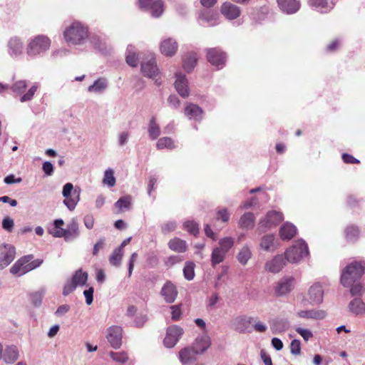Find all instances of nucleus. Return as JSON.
<instances>
[{"instance_id":"nucleus-51","label":"nucleus","mask_w":365,"mask_h":365,"mask_svg":"<svg viewBox=\"0 0 365 365\" xmlns=\"http://www.w3.org/2000/svg\"><path fill=\"white\" fill-rule=\"evenodd\" d=\"M103 183L108 187H113L115 185L114 172L111 168H108L105 171Z\"/></svg>"},{"instance_id":"nucleus-37","label":"nucleus","mask_w":365,"mask_h":365,"mask_svg":"<svg viewBox=\"0 0 365 365\" xmlns=\"http://www.w3.org/2000/svg\"><path fill=\"white\" fill-rule=\"evenodd\" d=\"M259 246L265 251L275 250L277 245H275L274 236L273 235H264L260 240Z\"/></svg>"},{"instance_id":"nucleus-34","label":"nucleus","mask_w":365,"mask_h":365,"mask_svg":"<svg viewBox=\"0 0 365 365\" xmlns=\"http://www.w3.org/2000/svg\"><path fill=\"white\" fill-rule=\"evenodd\" d=\"M349 310L356 314H363L365 313V303L361 297H356L351 300L348 305Z\"/></svg>"},{"instance_id":"nucleus-6","label":"nucleus","mask_w":365,"mask_h":365,"mask_svg":"<svg viewBox=\"0 0 365 365\" xmlns=\"http://www.w3.org/2000/svg\"><path fill=\"white\" fill-rule=\"evenodd\" d=\"M62 195L64 197L63 205L68 210L73 211L80 201L81 189H74L73 185L71 182L66 183L62 190Z\"/></svg>"},{"instance_id":"nucleus-39","label":"nucleus","mask_w":365,"mask_h":365,"mask_svg":"<svg viewBox=\"0 0 365 365\" xmlns=\"http://www.w3.org/2000/svg\"><path fill=\"white\" fill-rule=\"evenodd\" d=\"M252 253L250 248L246 245H244L240 250L237 255V259L241 264L245 265L252 257Z\"/></svg>"},{"instance_id":"nucleus-61","label":"nucleus","mask_w":365,"mask_h":365,"mask_svg":"<svg viewBox=\"0 0 365 365\" xmlns=\"http://www.w3.org/2000/svg\"><path fill=\"white\" fill-rule=\"evenodd\" d=\"M230 220V214L226 208L220 209L217 212V220L227 222Z\"/></svg>"},{"instance_id":"nucleus-24","label":"nucleus","mask_w":365,"mask_h":365,"mask_svg":"<svg viewBox=\"0 0 365 365\" xmlns=\"http://www.w3.org/2000/svg\"><path fill=\"white\" fill-rule=\"evenodd\" d=\"M161 294L167 303H173L178 296L176 287L171 282H167L162 287Z\"/></svg>"},{"instance_id":"nucleus-21","label":"nucleus","mask_w":365,"mask_h":365,"mask_svg":"<svg viewBox=\"0 0 365 365\" xmlns=\"http://www.w3.org/2000/svg\"><path fill=\"white\" fill-rule=\"evenodd\" d=\"M19 356V349L15 345H9L3 349L2 359L8 364H12L16 362Z\"/></svg>"},{"instance_id":"nucleus-17","label":"nucleus","mask_w":365,"mask_h":365,"mask_svg":"<svg viewBox=\"0 0 365 365\" xmlns=\"http://www.w3.org/2000/svg\"><path fill=\"white\" fill-rule=\"evenodd\" d=\"M285 259V257H284L282 255L274 256L272 259L267 261L265 263V270L272 273L279 272L286 264Z\"/></svg>"},{"instance_id":"nucleus-25","label":"nucleus","mask_w":365,"mask_h":365,"mask_svg":"<svg viewBox=\"0 0 365 365\" xmlns=\"http://www.w3.org/2000/svg\"><path fill=\"white\" fill-rule=\"evenodd\" d=\"M33 259L32 255H29L22 257L18 259L14 264L11 267L10 272L11 274L16 276H22L26 274L25 264L29 262Z\"/></svg>"},{"instance_id":"nucleus-64","label":"nucleus","mask_w":365,"mask_h":365,"mask_svg":"<svg viewBox=\"0 0 365 365\" xmlns=\"http://www.w3.org/2000/svg\"><path fill=\"white\" fill-rule=\"evenodd\" d=\"M296 331L301 335V336L305 340H309L312 336V332L307 329H303L301 327L296 328Z\"/></svg>"},{"instance_id":"nucleus-7","label":"nucleus","mask_w":365,"mask_h":365,"mask_svg":"<svg viewBox=\"0 0 365 365\" xmlns=\"http://www.w3.org/2000/svg\"><path fill=\"white\" fill-rule=\"evenodd\" d=\"M254 322V317L247 315H241L234 318L230 324V327L239 333H250L251 324Z\"/></svg>"},{"instance_id":"nucleus-1","label":"nucleus","mask_w":365,"mask_h":365,"mask_svg":"<svg viewBox=\"0 0 365 365\" xmlns=\"http://www.w3.org/2000/svg\"><path fill=\"white\" fill-rule=\"evenodd\" d=\"M88 38V28L80 21H73L63 31L65 41L73 46H81Z\"/></svg>"},{"instance_id":"nucleus-44","label":"nucleus","mask_w":365,"mask_h":365,"mask_svg":"<svg viewBox=\"0 0 365 365\" xmlns=\"http://www.w3.org/2000/svg\"><path fill=\"white\" fill-rule=\"evenodd\" d=\"M234 246V239L231 237H225L218 242V247L220 250L227 253Z\"/></svg>"},{"instance_id":"nucleus-29","label":"nucleus","mask_w":365,"mask_h":365,"mask_svg":"<svg viewBox=\"0 0 365 365\" xmlns=\"http://www.w3.org/2000/svg\"><path fill=\"white\" fill-rule=\"evenodd\" d=\"M210 338L207 335L203 334L195 339L192 346L197 353L202 354L210 346Z\"/></svg>"},{"instance_id":"nucleus-18","label":"nucleus","mask_w":365,"mask_h":365,"mask_svg":"<svg viewBox=\"0 0 365 365\" xmlns=\"http://www.w3.org/2000/svg\"><path fill=\"white\" fill-rule=\"evenodd\" d=\"M294 278L292 277H283L279 280L275 287V293L278 296H283L289 293L294 288Z\"/></svg>"},{"instance_id":"nucleus-2","label":"nucleus","mask_w":365,"mask_h":365,"mask_svg":"<svg viewBox=\"0 0 365 365\" xmlns=\"http://www.w3.org/2000/svg\"><path fill=\"white\" fill-rule=\"evenodd\" d=\"M51 39L44 35H37L30 38L26 44V53L29 58L42 56L51 47Z\"/></svg>"},{"instance_id":"nucleus-42","label":"nucleus","mask_w":365,"mask_h":365,"mask_svg":"<svg viewBox=\"0 0 365 365\" xmlns=\"http://www.w3.org/2000/svg\"><path fill=\"white\" fill-rule=\"evenodd\" d=\"M126 62L132 66L135 67L138 63V58L135 53V48L132 45H129L126 50Z\"/></svg>"},{"instance_id":"nucleus-19","label":"nucleus","mask_w":365,"mask_h":365,"mask_svg":"<svg viewBox=\"0 0 365 365\" xmlns=\"http://www.w3.org/2000/svg\"><path fill=\"white\" fill-rule=\"evenodd\" d=\"M175 88L179 95L182 98H187L190 94L187 81L185 76L181 73H175Z\"/></svg>"},{"instance_id":"nucleus-36","label":"nucleus","mask_w":365,"mask_h":365,"mask_svg":"<svg viewBox=\"0 0 365 365\" xmlns=\"http://www.w3.org/2000/svg\"><path fill=\"white\" fill-rule=\"evenodd\" d=\"M255 217L252 212L245 213L239 220V226L242 229H252L255 225Z\"/></svg>"},{"instance_id":"nucleus-20","label":"nucleus","mask_w":365,"mask_h":365,"mask_svg":"<svg viewBox=\"0 0 365 365\" xmlns=\"http://www.w3.org/2000/svg\"><path fill=\"white\" fill-rule=\"evenodd\" d=\"M178 43L172 38L163 39L160 45V49L162 54L165 56H173L178 50Z\"/></svg>"},{"instance_id":"nucleus-4","label":"nucleus","mask_w":365,"mask_h":365,"mask_svg":"<svg viewBox=\"0 0 365 365\" xmlns=\"http://www.w3.org/2000/svg\"><path fill=\"white\" fill-rule=\"evenodd\" d=\"M39 88L38 82L31 83L28 80L22 79L15 81L10 89L14 94L20 96L19 100L21 103H24L31 101Z\"/></svg>"},{"instance_id":"nucleus-32","label":"nucleus","mask_w":365,"mask_h":365,"mask_svg":"<svg viewBox=\"0 0 365 365\" xmlns=\"http://www.w3.org/2000/svg\"><path fill=\"white\" fill-rule=\"evenodd\" d=\"M168 245L171 250L175 252L182 253L186 252L187 250V245L186 241L178 237H174L171 239L168 242Z\"/></svg>"},{"instance_id":"nucleus-59","label":"nucleus","mask_w":365,"mask_h":365,"mask_svg":"<svg viewBox=\"0 0 365 365\" xmlns=\"http://www.w3.org/2000/svg\"><path fill=\"white\" fill-rule=\"evenodd\" d=\"M171 309V319L173 321H178L182 316L181 305H173L170 307Z\"/></svg>"},{"instance_id":"nucleus-12","label":"nucleus","mask_w":365,"mask_h":365,"mask_svg":"<svg viewBox=\"0 0 365 365\" xmlns=\"http://www.w3.org/2000/svg\"><path fill=\"white\" fill-rule=\"evenodd\" d=\"M324 290L322 286L318 282L314 283L309 287L304 301L311 305H317L322 302Z\"/></svg>"},{"instance_id":"nucleus-23","label":"nucleus","mask_w":365,"mask_h":365,"mask_svg":"<svg viewBox=\"0 0 365 365\" xmlns=\"http://www.w3.org/2000/svg\"><path fill=\"white\" fill-rule=\"evenodd\" d=\"M297 316L303 319L320 320L326 317L327 313L322 309H312L300 310L297 312Z\"/></svg>"},{"instance_id":"nucleus-58","label":"nucleus","mask_w":365,"mask_h":365,"mask_svg":"<svg viewBox=\"0 0 365 365\" xmlns=\"http://www.w3.org/2000/svg\"><path fill=\"white\" fill-rule=\"evenodd\" d=\"M271 329L274 334L284 331L287 329L286 323L282 320L276 321L271 325Z\"/></svg>"},{"instance_id":"nucleus-27","label":"nucleus","mask_w":365,"mask_h":365,"mask_svg":"<svg viewBox=\"0 0 365 365\" xmlns=\"http://www.w3.org/2000/svg\"><path fill=\"white\" fill-rule=\"evenodd\" d=\"M222 14L228 19H235L240 15V8L231 4L230 2H225L221 6Z\"/></svg>"},{"instance_id":"nucleus-43","label":"nucleus","mask_w":365,"mask_h":365,"mask_svg":"<svg viewBox=\"0 0 365 365\" xmlns=\"http://www.w3.org/2000/svg\"><path fill=\"white\" fill-rule=\"evenodd\" d=\"M71 280L76 286H84L88 280L87 272H83L82 269L77 270L73 276Z\"/></svg>"},{"instance_id":"nucleus-26","label":"nucleus","mask_w":365,"mask_h":365,"mask_svg":"<svg viewBox=\"0 0 365 365\" xmlns=\"http://www.w3.org/2000/svg\"><path fill=\"white\" fill-rule=\"evenodd\" d=\"M279 9L284 13L292 14L296 13L300 7L297 0H277Z\"/></svg>"},{"instance_id":"nucleus-60","label":"nucleus","mask_w":365,"mask_h":365,"mask_svg":"<svg viewBox=\"0 0 365 365\" xmlns=\"http://www.w3.org/2000/svg\"><path fill=\"white\" fill-rule=\"evenodd\" d=\"M254 329L257 332H264L267 329V326L260 321L257 317H254V322H252Z\"/></svg>"},{"instance_id":"nucleus-55","label":"nucleus","mask_w":365,"mask_h":365,"mask_svg":"<svg viewBox=\"0 0 365 365\" xmlns=\"http://www.w3.org/2000/svg\"><path fill=\"white\" fill-rule=\"evenodd\" d=\"M44 294V291H38L30 294L31 303L36 307L41 306Z\"/></svg>"},{"instance_id":"nucleus-16","label":"nucleus","mask_w":365,"mask_h":365,"mask_svg":"<svg viewBox=\"0 0 365 365\" xmlns=\"http://www.w3.org/2000/svg\"><path fill=\"white\" fill-rule=\"evenodd\" d=\"M283 220V215L282 212L272 210L267 213L266 216L259 222V227L261 228H270L272 226L279 223Z\"/></svg>"},{"instance_id":"nucleus-3","label":"nucleus","mask_w":365,"mask_h":365,"mask_svg":"<svg viewBox=\"0 0 365 365\" xmlns=\"http://www.w3.org/2000/svg\"><path fill=\"white\" fill-rule=\"evenodd\" d=\"M365 272V262L354 261L346 266L341 274V284L349 287L356 282Z\"/></svg>"},{"instance_id":"nucleus-45","label":"nucleus","mask_w":365,"mask_h":365,"mask_svg":"<svg viewBox=\"0 0 365 365\" xmlns=\"http://www.w3.org/2000/svg\"><path fill=\"white\" fill-rule=\"evenodd\" d=\"M123 255V251L121 250V247L115 248L109 257L110 263L115 267H119L121 263Z\"/></svg>"},{"instance_id":"nucleus-48","label":"nucleus","mask_w":365,"mask_h":365,"mask_svg":"<svg viewBox=\"0 0 365 365\" xmlns=\"http://www.w3.org/2000/svg\"><path fill=\"white\" fill-rule=\"evenodd\" d=\"M197 63L196 54L192 53L186 56L183 61V68L187 72L191 71Z\"/></svg>"},{"instance_id":"nucleus-15","label":"nucleus","mask_w":365,"mask_h":365,"mask_svg":"<svg viewBox=\"0 0 365 365\" xmlns=\"http://www.w3.org/2000/svg\"><path fill=\"white\" fill-rule=\"evenodd\" d=\"M14 247L8 244L0 245V269L7 267L15 258Z\"/></svg>"},{"instance_id":"nucleus-14","label":"nucleus","mask_w":365,"mask_h":365,"mask_svg":"<svg viewBox=\"0 0 365 365\" xmlns=\"http://www.w3.org/2000/svg\"><path fill=\"white\" fill-rule=\"evenodd\" d=\"M207 59L212 66L220 69L225 64L226 55L219 48H208L207 49Z\"/></svg>"},{"instance_id":"nucleus-46","label":"nucleus","mask_w":365,"mask_h":365,"mask_svg":"<svg viewBox=\"0 0 365 365\" xmlns=\"http://www.w3.org/2000/svg\"><path fill=\"white\" fill-rule=\"evenodd\" d=\"M345 235L348 241L355 242L359 237V228L354 225L348 226L345 230Z\"/></svg>"},{"instance_id":"nucleus-13","label":"nucleus","mask_w":365,"mask_h":365,"mask_svg":"<svg viewBox=\"0 0 365 365\" xmlns=\"http://www.w3.org/2000/svg\"><path fill=\"white\" fill-rule=\"evenodd\" d=\"M24 51V43L19 37L14 36L9 38L7 42V52L11 58H19L23 55Z\"/></svg>"},{"instance_id":"nucleus-50","label":"nucleus","mask_w":365,"mask_h":365,"mask_svg":"<svg viewBox=\"0 0 365 365\" xmlns=\"http://www.w3.org/2000/svg\"><path fill=\"white\" fill-rule=\"evenodd\" d=\"M157 148L162 150L164 148L173 149L175 148L174 141L169 137L160 138L157 142Z\"/></svg>"},{"instance_id":"nucleus-33","label":"nucleus","mask_w":365,"mask_h":365,"mask_svg":"<svg viewBox=\"0 0 365 365\" xmlns=\"http://www.w3.org/2000/svg\"><path fill=\"white\" fill-rule=\"evenodd\" d=\"M199 354L195 351L193 346L192 348H185L180 351L179 358L182 364H187L195 361L196 356Z\"/></svg>"},{"instance_id":"nucleus-38","label":"nucleus","mask_w":365,"mask_h":365,"mask_svg":"<svg viewBox=\"0 0 365 365\" xmlns=\"http://www.w3.org/2000/svg\"><path fill=\"white\" fill-rule=\"evenodd\" d=\"M309 4L321 13H327L333 8L326 0H309Z\"/></svg>"},{"instance_id":"nucleus-57","label":"nucleus","mask_w":365,"mask_h":365,"mask_svg":"<svg viewBox=\"0 0 365 365\" xmlns=\"http://www.w3.org/2000/svg\"><path fill=\"white\" fill-rule=\"evenodd\" d=\"M177 222L175 221H168L161 225V231L163 234H168L175 230Z\"/></svg>"},{"instance_id":"nucleus-62","label":"nucleus","mask_w":365,"mask_h":365,"mask_svg":"<svg viewBox=\"0 0 365 365\" xmlns=\"http://www.w3.org/2000/svg\"><path fill=\"white\" fill-rule=\"evenodd\" d=\"M290 351L294 355H298L301 351V343L298 339H294L290 344Z\"/></svg>"},{"instance_id":"nucleus-52","label":"nucleus","mask_w":365,"mask_h":365,"mask_svg":"<svg viewBox=\"0 0 365 365\" xmlns=\"http://www.w3.org/2000/svg\"><path fill=\"white\" fill-rule=\"evenodd\" d=\"M131 204V197L130 196H125L120 197L115 203V206L123 211L124 209H129Z\"/></svg>"},{"instance_id":"nucleus-40","label":"nucleus","mask_w":365,"mask_h":365,"mask_svg":"<svg viewBox=\"0 0 365 365\" xmlns=\"http://www.w3.org/2000/svg\"><path fill=\"white\" fill-rule=\"evenodd\" d=\"M64 222L61 219L55 220L53 222L54 227L49 230L50 234L55 237H64L65 231L61 227Z\"/></svg>"},{"instance_id":"nucleus-56","label":"nucleus","mask_w":365,"mask_h":365,"mask_svg":"<svg viewBox=\"0 0 365 365\" xmlns=\"http://www.w3.org/2000/svg\"><path fill=\"white\" fill-rule=\"evenodd\" d=\"M109 355L113 361L119 362V363H125L128 359L127 354L124 351H121V352L110 351L109 353Z\"/></svg>"},{"instance_id":"nucleus-28","label":"nucleus","mask_w":365,"mask_h":365,"mask_svg":"<svg viewBox=\"0 0 365 365\" xmlns=\"http://www.w3.org/2000/svg\"><path fill=\"white\" fill-rule=\"evenodd\" d=\"M218 14L211 11H203L199 16V21L202 25L207 24L209 26H215L218 23Z\"/></svg>"},{"instance_id":"nucleus-8","label":"nucleus","mask_w":365,"mask_h":365,"mask_svg":"<svg viewBox=\"0 0 365 365\" xmlns=\"http://www.w3.org/2000/svg\"><path fill=\"white\" fill-rule=\"evenodd\" d=\"M141 72L150 78H155L159 74L155 56L152 53L148 54L141 62Z\"/></svg>"},{"instance_id":"nucleus-9","label":"nucleus","mask_w":365,"mask_h":365,"mask_svg":"<svg viewBox=\"0 0 365 365\" xmlns=\"http://www.w3.org/2000/svg\"><path fill=\"white\" fill-rule=\"evenodd\" d=\"M183 334V329L178 325H172L168 327L166 335L163 340L165 346L167 348L174 347Z\"/></svg>"},{"instance_id":"nucleus-35","label":"nucleus","mask_w":365,"mask_h":365,"mask_svg":"<svg viewBox=\"0 0 365 365\" xmlns=\"http://www.w3.org/2000/svg\"><path fill=\"white\" fill-rule=\"evenodd\" d=\"M108 88V81L106 78H99L88 86V91L96 94L103 93Z\"/></svg>"},{"instance_id":"nucleus-10","label":"nucleus","mask_w":365,"mask_h":365,"mask_svg":"<svg viewBox=\"0 0 365 365\" xmlns=\"http://www.w3.org/2000/svg\"><path fill=\"white\" fill-rule=\"evenodd\" d=\"M139 7L149 11L153 17H159L164 11V4L161 0H138Z\"/></svg>"},{"instance_id":"nucleus-47","label":"nucleus","mask_w":365,"mask_h":365,"mask_svg":"<svg viewBox=\"0 0 365 365\" xmlns=\"http://www.w3.org/2000/svg\"><path fill=\"white\" fill-rule=\"evenodd\" d=\"M148 134L151 139H156L160 134V130L158 125L156 123L155 118L153 117L149 123Z\"/></svg>"},{"instance_id":"nucleus-22","label":"nucleus","mask_w":365,"mask_h":365,"mask_svg":"<svg viewBox=\"0 0 365 365\" xmlns=\"http://www.w3.org/2000/svg\"><path fill=\"white\" fill-rule=\"evenodd\" d=\"M185 115L190 120L200 121L203 118V110L197 105L189 103L185 108Z\"/></svg>"},{"instance_id":"nucleus-11","label":"nucleus","mask_w":365,"mask_h":365,"mask_svg":"<svg viewBox=\"0 0 365 365\" xmlns=\"http://www.w3.org/2000/svg\"><path fill=\"white\" fill-rule=\"evenodd\" d=\"M106 337L113 348L119 349L122 344L123 328L116 325L108 327Z\"/></svg>"},{"instance_id":"nucleus-5","label":"nucleus","mask_w":365,"mask_h":365,"mask_svg":"<svg viewBox=\"0 0 365 365\" xmlns=\"http://www.w3.org/2000/svg\"><path fill=\"white\" fill-rule=\"evenodd\" d=\"M309 254L307 243L303 240H299L285 251L284 256L287 262L297 263L309 256Z\"/></svg>"},{"instance_id":"nucleus-54","label":"nucleus","mask_w":365,"mask_h":365,"mask_svg":"<svg viewBox=\"0 0 365 365\" xmlns=\"http://www.w3.org/2000/svg\"><path fill=\"white\" fill-rule=\"evenodd\" d=\"M350 287V293L352 297H360L365 292V289L360 283H354Z\"/></svg>"},{"instance_id":"nucleus-41","label":"nucleus","mask_w":365,"mask_h":365,"mask_svg":"<svg viewBox=\"0 0 365 365\" xmlns=\"http://www.w3.org/2000/svg\"><path fill=\"white\" fill-rule=\"evenodd\" d=\"M227 253L220 250L218 247H215L211 254V264L212 267H215L217 264L222 262L225 257Z\"/></svg>"},{"instance_id":"nucleus-31","label":"nucleus","mask_w":365,"mask_h":365,"mask_svg":"<svg viewBox=\"0 0 365 365\" xmlns=\"http://www.w3.org/2000/svg\"><path fill=\"white\" fill-rule=\"evenodd\" d=\"M65 231V240L66 241L72 240L77 238L79 235L78 223L76 220L72 219L68 224Z\"/></svg>"},{"instance_id":"nucleus-53","label":"nucleus","mask_w":365,"mask_h":365,"mask_svg":"<svg viewBox=\"0 0 365 365\" xmlns=\"http://www.w3.org/2000/svg\"><path fill=\"white\" fill-rule=\"evenodd\" d=\"M184 229L190 234L197 235L199 232L197 224L193 220H187L183 223Z\"/></svg>"},{"instance_id":"nucleus-30","label":"nucleus","mask_w":365,"mask_h":365,"mask_svg":"<svg viewBox=\"0 0 365 365\" xmlns=\"http://www.w3.org/2000/svg\"><path fill=\"white\" fill-rule=\"evenodd\" d=\"M297 227L290 222L284 223L279 230V236L283 240H289L297 234Z\"/></svg>"},{"instance_id":"nucleus-49","label":"nucleus","mask_w":365,"mask_h":365,"mask_svg":"<svg viewBox=\"0 0 365 365\" xmlns=\"http://www.w3.org/2000/svg\"><path fill=\"white\" fill-rule=\"evenodd\" d=\"M183 275L187 280H192L195 277V264L192 262H187L183 268Z\"/></svg>"},{"instance_id":"nucleus-63","label":"nucleus","mask_w":365,"mask_h":365,"mask_svg":"<svg viewBox=\"0 0 365 365\" xmlns=\"http://www.w3.org/2000/svg\"><path fill=\"white\" fill-rule=\"evenodd\" d=\"M182 261V259L180 256L172 255L167 258L165 262V266L168 267H171L173 265L180 262Z\"/></svg>"}]
</instances>
